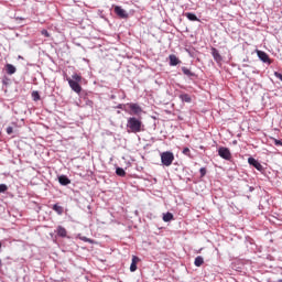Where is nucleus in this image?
<instances>
[{
    "mask_svg": "<svg viewBox=\"0 0 282 282\" xmlns=\"http://www.w3.org/2000/svg\"><path fill=\"white\" fill-rule=\"evenodd\" d=\"M115 13L120 19H129V13H127V11L124 9H122L121 7H118V6L115 7Z\"/></svg>",
    "mask_w": 282,
    "mask_h": 282,
    "instance_id": "423d86ee",
    "label": "nucleus"
},
{
    "mask_svg": "<svg viewBox=\"0 0 282 282\" xmlns=\"http://www.w3.org/2000/svg\"><path fill=\"white\" fill-rule=\"evenodd\" d=\"M257 55L260 58V61H262V63H268L269 65L272 63V61H270V55H268V53L263 51H257Z\"/></svg>",
    "mask_w": 282,
    "mask_h": 282,
    "instance_id": "0eeeda50",
    "label": "nucleus"
},
{
    "mask_svg": "<svg viewBox=\"0 0 282 282\" xmlns=\"http://www.w3.org/2000/svg\"><path fill=\"white\" fill-rule=\"evenodd\" d=\"M218 155L223 159V160H227L230 161L232 160V153H230V149L226 148V147H220L218 149Z\"/></svg>",
    "mask_w": 282,
    "mask_h": 282,
    "instance_id": "20e7f679",
    "label": "nucleus"
},
{
    "mask_svg": "<svg viewBox=\"0 0 282 282\" xmlns=\"http://www.w3.org/2000/svg\"><path fill=\"white\" fill-rule=\"evenodd\" d=\"M174 160L175 155L173 154V152L166 151L161 154V162L163 166H171Z\"/></svg>",
    "mask_w": 282,
    "mask_h": 282,
    "instance_id": "7ed1b4c3",
    "label": "nucleus"
},
{
    "mask_svg": "<svg viewBox=\"0 0 282 282\" xmlns=\"http://www.w3.org/2000/svg\"><path fill=\"white\" fill-rule=\"evenodd\" d=\"M0 249H1V242H0Z\"/></svg>",
    "mask_w": 282,
    "mask_h": 282,
    "instance_id": "c756f323",
    "label": "nucleus"
},
{
    "mask_svg": "<svg viewBox=\"0 0 282 282\" xmlns=\"http://www.w3.org/2000/svg\"><path fill=\"white\" fill-rule=\"evenodd\" d=\"M32 98H33V100H41V95H39V91H33L32 93Z\"/></svg>",
    "mask_w": 282,
    "mask_h": 282,
    "instance_id": "4be33fe9",
    "label": "nucleus"
},
{
    "mask_svg": "<svg viewBox=\"0 0 282 282\" xmlns=\"http://www.w3.org/2000/svg\"><path fill=\"white\" fill-rule=\"evenodd\" d=\"M52 209L57 213V215H63V206L55 204L53 205Z\"/></svg>",
    "mask_w": 282,
    "mask_h": 282,
    "instance_id": "a211bd4d",
    "label": "nucleus"
},
{
    "mask_svg": "<svg viewBox=\"0 0 282 282\" xmlns=\"http://www.w3.org/2000/svg\"><path fill=\"white\" fill-rule=\"evenodd\" d=\"M180 99H181L183 102H191V101H192L191 95H188V94H182V95H180Z\"/></svg>",
    "mask_w": 282,
    "mask_h": 282,
    "instance_id": "6ab92c4d",
    "label": "nucleus"
},
{
    "mask_svg": "<svg viewBox=\"0 0 282 282\" xmlns=\"http://www.w3.org/2000/svg\"><path fill=\"white\" fill-rule=\"evenodd\" d=\"M6 191H8V185H6V184H0V194H1V193H6Z\"/></svg>",
    "mask_w": 282,
    "mask_h": 282,
    "instance_id": "393cba45",
    "label": "nucleus"
},
{
    "mask_svg": "<svg viewBox=\"0 0 282 282\" xmlns=\"http://www.w3.org/2000/svg\"><path fill=\"white\" fill-rule=\"evenodd\" d=\"M138 263H140V258H138V256H133L130 264V272H135V270H138Z\"/></svg>",
    "mask_w": 282,
    "mask_h": 282,
    "instance_id": "9d476101",
    "label": "nucleus"
},
{
    "mask_svg": "<svg viewBox=\"0 0 282 282\" xmlns=\"http://www.w3.org/2000/svg\"><path fill=\"white\" fill-rule=\"evenodd\" d=\"M185 17H186V19H188V21H199L197 15H195V13L186 12Z\"/></svg>",
    "mask_w": 282,
    "mask_h": 282,
    "instance_id": "f3484780",
    "label": "nucleus"
},
{
    "mask_svg": "<svg viewBox=\"0 0 282 282\" xmlns=\"http://www.w3.org/2000/svg\"><path fill=\"white\" fill-rule=\"evenodd\" d=\"M67 83L75 94H80V91H83V87L80 86V83H83V76L75 73L72 75V78H67Z\"/></svg>",
    "mask_w": 282,
    "mask_h": 282,
    "instance_id": "f03ea898",
    "label": "nucleus"
},
{
    "mask_svg": "<svg viewBox=\"0 0 282 282\" xmlns=\"http://www.w3.org/2000/svg\"><path fill=\"white\" fill-rule=\"evenodd\" d=\"M142 127H143L142 120L135 117L128 118L127 120L128 133H140L141 131H143Z\"/></svg>",
    "mask_w": 282,
    "mask_h": 282,
    "instance_id": "f257e3e1",
    "label": "nucleus"
},
{
    "mask_svg": "<svg viewBox=\"0 0 282 282\" xmlns=\"http://www.w3.org/2000/svg\"><path fill=\"white\" fill-rule=\"evenodd\" d=\"M200 176L204 177L206 175V167H202L199 170Z\"/></svg>",
    "mask_w": 282,
    "mask_h": 282,
    "instance_id": "cd10ccee",
    "label": "nucleus"
},
{
    "mask_svg": "<svg viewBox=\"0 0 282 282\" xmlns=\"http://www.w3.org/2000/svg\"><path fill=\"white\" fill-rule=\"evenodd\" d=\"M116 174L119 175V177H124V175H127V172H124V169L122 167H117Z\"/></svg>",
    "mask_w": 282,
    "mask_h": 282,
    "instance_id": "aec40b11",
    "label": "nucleus"
},
{
    "mask_svg": "<svg viewBox=\"0 0 282 282\" xmlns=\"http://www.w3.org/2000/svg\"><path fill=\"white\" fill-rule=\"evenodd\" d=\"M182 72H183V74H184L185 76H188V78L195 76V73L191 72V69H188V67H186V66H183V67H182Z\"/></svg>",
    "mask_w": 282,
    "mask_h": 282,
    "instance_id": "dca6fc26",
    "label": "nucleus"
},
{
    "mask_svg": "<svg viewBox=\"0 0 282 282\" xmlns=\"http://www.w3.org/2000/svg\"><path fill=\"white\" fill-rule=\"evenodd\" d=\"M163 221H173V214L166 213V214L163 216Z\"/></svg>",
    "mask_w": 282,
    "mask_h": 282,
    "instance_id": "412c9836",
    "label": "nucleus"
},
{
    "mask_svg": "<svg viewBox=\"0 0 282 282\" xmlns=\"http://www.w3.org/2000/svg\"><path fill=\"white\" fill-rule=\"evenodd\" d=\"M183 155H187V158H192V155H191V149L184 148V149H183Z\"/></svg>",
    "mask_w": 282,
    "mask_h": 282,
    "instance_id": "b1692460",
    "label": "nucleus"
},
{
    "mask_svg": "<svg viewBox=\"0 0 282 282\" xmlns=\"http://www.w3.org/2000/svg\"><path fill=\"white\" fill-rule=\"evenodd\" d=\"M169 58H170V65H171V67H175V66H177V65H180L182 62L180 61V58H177V56L175 55V54H171L170 56H169Z\"/></svg>",
    "mask_w": 282,
    "mask_h": 282,
    "instance_id": "9b49d317",
    "label": "nucleus"
},
{
    "mask_svg": "<svg viewBox=\"0 0 282 282\" xmlns=\"http://www.w3.org/2000/svg\"><path fill=\"white\" fill-rule=\"evenodd\" d=\"M126 107L130 109V116H140L142 113V107L138 104H127Z\"/></svg>",
    "mask_w": 282,
    "mask_h": 282,
    "instance_id": "39448f33",
    "label": "nucleus"
},
{
    "mask_svg": "<svg viewBox=\"0 0 282 282\" xmlns=\"http://www.w3.org/2000/svg\"><path fill=\"white\" fill-rule=\"evenodd\" d=\"M56 232L58 237H67V229L63 226H58Z\"/></svg>",
    "mask_w": 282,
    "mask_h": 282,
    "instance_id": "4468645a",
    "label": "nucleus"
},
{
    "mask_svg": "<svg viewBox=\"0 0 282 282\" xmlns=\"http://www.w3.org/2000/svg\"><path fill=\"white\" fill-rule=\"evenodd\" d=\"M58 182L62 186H67V185L72 184V181L65 175H61L58 177Z\"/></svg>",
    "mask_w": 282,
    "mask_h": 282,
    "instance_id": "f8f14e48",
    "label": "nucleus"
},
{
    "mask_svg": "<svg viewBox=\"0 0 282 282\" xmlns=\"http://www.w3.org/2000/svg\"><path fill=\"white\" fill-rule=\"evenodd\" d=\"M279 282H282V280H280Z\"/></svg>",
    "mask_w": 282,
    "mask_h": 282,
    "instance_id": "7c9ffc66",
    "label": "nucleus"
},
{
    "mask_svg": "<svg viewBox=\"0 0 282 282\" xmlns=\"http://www.w3.org/2000/svg\"><path fill=\"white\" fill-rule=\"evenodd\" d=\"M212 55L216 63H221L224 61V57H221V54H219V51L215 47H212Z\"/></svg>",
    "mask_w": 282,
    "mask_h": 282,
    "instance_id": "1a4fd4ad",
    "label": "nucleus"
},
{
    "mask_svg": "<svg viewBox=\"0 0 282 282\" xmlns=\"http://www.w3.org/2000/svg\"><path fill=\"white\" fill-rule=\"evenodd\" d=\"M248 162L251 166H253L254 169H257V171H263V165H261L259 163V161H257V159L254 158H249Z\"/></svg>",
    "mask_w": 282,
    "mask_h": 282,
    "instance_id": "6e6552de",
    "label": "nucleus"
},
{
    "mask_svg": "<svg viewBox=\"0 0 282 282\" xmlns=\"http://www.w3.org/2000/svg\"><path fill=\"white\" fill-rule=\"evenodd\" d=\"M82 241H85L86 243H94V240L87 237L82 238Z\"/></svg>",
    "mask_w": 282,
    "mask_h": 282,
    "instance_id": "a878e982",
    "label": "nucleus"
},
{
    "mask_svg": "<svg viewBox=\"0 0 282 282\" xmlns=\"http://www.w3.org/2000/svg\"><path fill=\"white\" fill-rule=\"evenodd\" d=\"M0 265H2V261H1V259H0Z\"/></svg>",
    "mask_w": 282,
    "mask_h": 282,
    "instance_id": "c85d7f7f",
    "label": "nucleus"
},
{
    "mask_svg": "<svg viewBox=\"0 0 282 282\" xmlns=\"http://www.w3.org/2000/svg\"><path fill=\"white\" fill-rule=\"evenodd\" d=\"M6 68H7V74H9L10 76H12V74H17V67H14V65L12 64H7Z\"/></svg>",
    "mask_w": 282,
    "mask_h": 282,
    "instance_id": "ddd939ff",
    "label": "nucleus"
},
{
    "mask_svg": "<svg viewBox=\"0 0 282 282\" xmlns=\"http://www.w3.org/2000/svg\"><path fill=\"white\" fill-rule=\"evenodd\" d=\"M13 132H14V129L12 127L7 128L8 135H12Z\"/></svg>",
    "mask_w": 282,
    "mask_h": 282,
    "instance_id": "bb28decb",
    "label": "nucleus"
},
{
    "mask_svg": "<svg viewBox=\"0 0 282 282\" xmlns=\"http://www.w3.org/2000/svg\"><path fill=\"white\" fill-rule=\"evenodd\" d=\"M194 265H196V268H202V265H204V258L202 256H197L194 260Z\"/></svg>",
    "mask_w": 282,
    "mask_h": 282,
    "instance_id": "2eb2a0df",
    "label": "nucleus"
},
{
    "mask_svg": "<svg viewBox=\"0 0 282 282\" xmlns=\"http://www.w3.org/2000/svg\"><path fill=\"white\" fill-rule=\"evenodd\" d=\"M41 34H42V36H45L46 39H50L52 35L50 34V32H47V30H45V29H43L42 31H41Z\"/></svg>",
    "mask_w": 282,
    "mask_h": 282,
    "instance_id": "5701e85b",
    "label": "nucleus"
}]
</instances>
